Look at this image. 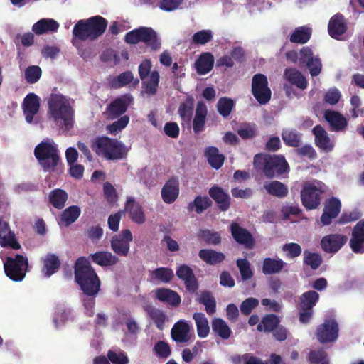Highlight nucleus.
Instances as JSON below:
<instances>
[{"label":"nucleus","instance_id":"37998d69","mask_svg":"<svg viewBox=\"0 0 364 364\" xmlns=\"http://www.w3.org/2000/svg\"><path fill=\"white\" fill-rule=\"evenodd\" d=\"M213 332L223 340L228 339L232 331L227 323L220 318H215L211 322Z\"/></svg>","mask_w":364,"mask_h":364},{"label":"nucleus","instance_id":"b1692460","mask_svg":"<svg viewBox=\"0 0 364 364\" xmlns=\"http://www.w3.org/2000/svg\"><path fill=\"white\" fill-rule=\"evenodd\" d=\"M179 183L176 178H171L166 182L161 189V197L164 203L171 204L179 195Z\"/></svg>","mask_w":364,"mask_h":364},{"label":"nucleus","instance_id":"393cba45","mask_svg":"<svg viewBox=\"0 0 364 364\" xmlns=\"http://www.w3.org/2000/svg\"><path fill=\"white\" fill-rule=\"evenodd\" d=\"M124 208L133 222L143 224L146 221V216L141 205L134 198H127Z\"/></svg>","mask_w":364,"mask_h":364},{"label":"nucleus","instance_id":"7c9ffc66","mask_svg":"<svg viewBox=\"0 0 364 364\" xmlns=\"http://www.w3.org/2000/svg\"><path fill=\"white\" fill-rule=\"evenodd\" d=\"M208 109L206 105L199 101L196 105L195 117L193 119V129L195 134H199L205 128Z\"/></svg>","mask_w":364,"mask_h":364},{"label":"nucleus","instance_id":"f704fd0d","mask_svg":"<svg viewBox=\"0 0 364 364\" xmlns=\"http://www.w3.org/2000/svg\"><path fill=\"white\" fill-rule=\"evenodd\" d=\"M43 267L42 272L46 277H50L60 269L61 262L56 255L53 253L47 254L42 259Z\"/></svg>","mask_w":364,"mask_h":364},{"label":"nucleus","instance_id":"473e14b6","mask_svg":"<svg viewBox=\"0 0 364 364\" xmlns=\"http://www.w3.org/2000/svg\"><path fill=\"white\" fill-rule=\"evenodd\" d=\"M156 298L173 307H178L181 302V296L176 291L166 288L158 289L156 291Z\"/></svg>","mask_w":364,"mask_h":364},{"label":"nucleus","instance_id":"412c9836","mask_svg":"<svg viewBox=\"0 0 364 364\" xmlns=\"http://www.w3.org/2000/svg\"><path fill=\"white\" fill-rule=\"evenodd\" d=\"M349 244L353 252H364V219L359 220L353 228Z\"/></svg>","mask_w":364,"mask_h":364},{"label":"nucleus","instance_id":"4c0bfd02","mask_svg":"<svg viewBox=\"0 0 364 364\" xmlns=\"http://www.w3.org/2000/svg\"><path fill=\"white\" fill-rule=\"evenodd\" d=\"M199 257L210 265H215L225 259V255L220 252L210 249H202L198 252Z\"/></svg>","mask_w":364,"mask_h":364},{"label":"nucleus","instance_id":"49530a36","mask_svg":"<svg viewBox=\"0 0 364 364\" xmlns=\"http://www.w3.org/2000/svg\"><path fill=\"white\" fill-rule=\"evenodd\" d=\"M193 318L196 322L198 336L201 338H206L210 333V326L205 314L196 312L193 314Z\"/></svg>","mask_w":364,"mask_h":364},{"label":"nucleus","instance_id":"2f4dec72","mask_svg":"<svg viewBox=\"0 0 364 364\" xmlns=\"http://www.w3.org/2000/svg\"><path fill=\"white\" fill-rule=\"evenodd\" d=\"M60 27L58 21L53 18H41L32 26V31L38 35L57 32Z\"/></svg>","mask_w":364,"mask_h":364},{"label":"nucleus","instance_id":"338daca9","mask_svg":"<svg viewBox=\"0 0 364 364\" xmlns=\"http://www.w3.org/2000/svg\"><path fill=\"white\" fill-rule=\"evenodd\" d=\"M154 350L156 355L163 359H166L171 354V349L168 343L159 341L154 345Z\"/></svg>","mask_w":364,"mask_h":364},{"label":"nucleus","instance_id":"72a5a7b5","mask_svg":"<svg viewBox=\"0 0 364 364\" xmlns=\"http://www.w3.org/2000/svg\"><path fill=\"white\" fill-rule=\"evenodd\" d=\"M313 133L315 136V144L317 147L327 152L333 150V144L331 143L327 132L321 125L314 127Z\"/></svg>","mask_w":364,"mask_h":364},{"label":"nucleus","instance_id":"9b49d317","mask_svg":"<svg viewBox=\"0 0 364 364\" xmlns=\"http://www.w3.org/2000/svg\"><path fill=\"white\" fill-rule=\"evenodd\" d=\"M252 94L260 105L267 104L272 97V91L265 75L255 74L252 79Z\"/></svg>","mask_w":364,"mask_h":364},{"label":"nucleus","instance_id":"aec40b11","mask_svg":"<svg viewBox=\"0 0 364 364\" xmlns=\"http://www.w3.org/2000/svg\"><path fill=\"white\" fill-rule=\"evenodd\" d=\"M0 245L2 247H10L13 250L21 248V245L14 232L11 230L9 223L1 219H0Z\"/></svg>","mask_w":364,"mask_h":364},{"label":"nucleus","instance_id":"1a4fd4ad","mask_svg":"<svg viewBox=\"0 0 364 364\" xmlns=\"http://www.w3.org/2000/svg\"><path fill=\"white\" fill-rule=\"evenodd\" d=\"M152 63L149 59L144 60L139 65L138 72L143 92L148 96H154L157 93L160 82L159 73L157 70L151 71Z\"/></svg>","mask_w":364,"mask_h":364},{"label":"nucleus","instance_id":"8fccbe9b","mask_svg":"<svg viewBox=\"0 0 364 364\" xmlns=\"http://www.w3.org/2000/svg\"><path fill=\"white\" fill-rule=\"evenodd\" d=\"M80 208L77 205H71L65 209L60 216V222L65 226H69L79 218Z\"/></svg>","mask_w":364,"mask_h":364},{"label":"nucleus","instance_id":"5fc2aeb1","mask_svg":"<svg viewBox=\"0 0 364 364\" xmlns=\"http://www.w3.org/2000/svg\"><path fill=\"white\" fill-rule=\"evenodd\" d=\"M213 33L210 29H203L195 33L190 41L191 46L205 45L213 41Z\"/></svg>","mask_w":364,"mask_h":364},{"label":"nucleus","instance_id":"bb28decb","mask_svg":"<svg viewBox=\"0 0 364 364\" xmlns=\"http://www.w3.org/2000/svg\"><path fill=\"white\" fill-rule=\"evenodd\" d=\"M323 117L333 132H342L348 126L347 119L339 112L327 109L324 112Z\"/></svg>","mask_w":364,"mask_h":364},{"label":"nucleus","instance_id":"2eb2a0df","mask_svg":"<svg viewBox=\"0 0 364 364\" xmlns=\"http://www.w3.org/2000/svg\"><path fill=\"white\" fill-rule=\"evenodd\" d=\"M176 275L183 282L186 289L188 293L191 294L197 293L199 283L193 269L189 266L187 264L178 266L176 271Z\"/></svg>","mask_w":364,"mask_h":364},{"label":"nucleus","instance_id":"e2e57ef3","mask_svg":"<svg viewBox=\"0 0 364 364\" xmlns=\"http://www.w3.org/2000/svg\"><path fill=\"white\" fill-rule=\"evenodd\" d=\"M241 277L243 280H248L253 276L250 263L247 259H238L236 262Z\"/></svg>","mask_w":364,"mask_h":364},{"label":"nucleus","instance_id":"6e6d98bb","mask_svg":"<svg viewBox=\"0 0 364 364\" xmlns=\"http://www.w3.org/2000/svg\"><path fill=\"white\" fill-rule=\"evenodd\" d=\"M306 359L309 364H330L328 355L323 348L310 350Z\"/></svg>","mask_w":364,"mask_h":364},{"label":"nucleus","instance_id":"39448f33","mask_svg":"<svg viewBox=\"0 0 364 364\" xmlns=\"http://www.w3.org/2000/svg\"><path fill=\"white\" fill-rule=\"evenodd\" d=\"M92 149L97 156L109 161L121 160L127 156L128 152L122 142L106 136L97 137Z\"/></svg>","mask_w":364,"mask_h":364},{"label":"nucleus","instance_id":"0eeeda50","mask_svg":"<svg viewBox=\"0 0 364 364\" xmlns=\"http://www.w3.org/2000/svg\"><path fill=\"white\" fill-rule=\"evenodd\" d=\"M124 41L129 45L144 43L153 51L159 50L161 45L156 31L151 27L146 26H141L127 32L124 36Z\"/></svg>","mask_w":364,"mask_h":364},{"label":"nucleus","instance_id":"dca6fc26","mask_svg":"<svg viewBox=\"0 0 364 364\" xmlns=\"http://www.w3.org/2000/svg\"><path fill=\"white\" fill-rule=\"evenodd\" d=\"M341 210V203L336 197H331L326 200L323 213L321 216V223L323 225H329L333 219L338 217Z\"/></svg>","mask_w":364,"mask_h":364},{"label":"nucleus","instance_id":"de8ad7c7","mask_svg":"<svg viewBox=\"0 0 364 364\" xmlns=\"http://www.w3.org/2000/svg\"><path fill=\"white\" fill-rule=\"evenodd\" d=\"M132 82V86L136 87L139 84V79H134L133 73L131 71H125L119 74L112 81V87L120 88Z\"/></svg>","mask_w":364,"mask_h":364},{"label":"nucleus","instance_id":"58836bf2","mask_svg":"<svg viewBox=\"0 0 364 364\" xmlns=\"http://www.w3.org/2000/svg\"><path fill=\"white\" fill-rule=\"evenodd\" d=\"M212 205L213 202L210 198L206 196H197L193 202L188 204L187 209L188 212L195 210L197 214H201Z\"/></svg>","mask_w":364,"mask_h":364},{"label":"nucleus","instance_id":"13d9d810","mask_svg":"<svg viewBox=\"0 0 364 364\" xmlns=\"http://www.w3.org/2000/svg\"><path fill=\"white\" fill-rule=\"evenodd\" d=\"M323 262L322 257L320 254L311 252L307 250L304 252V263L309 266L311 269H317Z\"/></svg>","mask_w":364,"mask_h":364},{"label":"nucleus","instance_id":"c03bdc74","mask_svg":"<svg viewBox=\"0 0 364 364\" xmlns=\"http://www.w3.org/2000/svg\"><path fill=\"white\" fill-rule=\"evenodd\" d=\"M312 30L306 26L295 28L289 37V41L294 43L304 44L309 41L311 36Z\"/></svg>","mask_w":364,"mask_h":364},{"label":"nucleus","instance_id":"774afa93","mask_svg":"<svg viewBox=\"0 0 364 364\" xmlns=\"http://www.w3.org/2000/svg\"><path fill=\"white\" fill-rule=\"evenodd\" d=\"M149 316L154 321L157 328L162 330L164 327L166 318L165 314L161 310L153 309L149 311Z\"/></svg>","mask_w":364,"mask_h":364},{"label":"nucleus","instance_id":"c85d7f7f","mask_svg":"<svg viewBox=\"0 0 364 364\" xmlns=\"http://www.w3.org/2000/svg\"><path fill=\"white\" fill-rule=\"evenodd\" d=\"M347 26L344 17L338 13L333 16L328 25V31L330 36L334 39H339V37L345 33Z\"/></svg>","mask_w":364,"mask_h":364},{"label":"nucleus","instance_id":"6ab92c4d","mask_svg":"<svg viewBox=\"0 0 364 364\" xmlns=\"http://www.w3.org/2000/svg\"><path fill=\"white\" fill-rule=\"evenodd\" d=\"M40 106V97L35 93H28L24 97L22 109L28 123H32L33 117L39 112Z\"/></svg>","mask_w":364,"mask_h":364},{"label":"nucleus","instance_id":"cd10ccee","mask_svg":"<svg viewBox=\"0 0 364 364\" xmlns=\"http://www.w3.org/2000/svg\"><path fill=\"white\" fill-rule=\"evenodd\" d=\"M133 98L129 95H124L115 99L107 107L109 114L112 117H118L124 114L128 106L132 103Z\"/></svg>","mask_w":364,"mask_h":364},{"label":"nucleus","instance_id":"6e6552de","mask_svg":"<svg viewBox=\"0 0 364 364\" xmlns=\"http://www.w3.org/2000/svg\"><path fill=\"white\" fill-rule=\"evenodd\" d=\"M325 192L323 184L319 181L304 183L300 192L301 201L307 210H315L321 203L322 195Z\"/></svg>","mask_w":364,"mask_h":364},{"label":"nucleus","instance_id":"0e129e2a","mask_svg":"<svg viewBox=\"0 0 364 364\" xmlns=\"http://www.w3.org/2000/svg\"><path fill=\"white\" fill-rule=\"evenodd\" d=\"M129 122V117L127 115L121 117L112 124L107 126V131L110 134H116L127 127Z\"/></svg>","mask_w":364,"mask_h":364},{"label":"nucleus","instance_id":"f3484780","mask_svg":"<svg viewBox=\"0 0 364 364\" xmlns=\"http://www.w3.org/2000/svg\"><path fill=\"white\" fill-rule=\"evenodd\" d=\"M347 236L341 234H330L321 240L322 250L327 253H336L346 243Z\"/></svg>","mask_w":364,"mask_h":364},{"label":"nucleus","instance_id":"5701e85b","mask_svg":"<svg viewBox=\"0 0 364 364\" xmlns=\"http://www.w3.org/2000/svg\"><path fill=\"white\" fill-rule=\"evenodd\" d=\"M191 326L188 321L180 320L177 321L171 331V338L176 343H185L191 340Z\"/></svg>","mask_w":364,"mask_h":364},{"label":"nucleus","instance_id":"ea45409f","mask_svg":"<svg viewBox=\"0 0 364 364\" xmlns=\"http://www.w3.org/2000/svg\"><path fill=\"white\" fill-rule=\"evenodd\" d=\"M205 156L209 164L216 170L220 168L224 164L225 156L215 146L208 147L205 150Z\"/></svg>","mask_w":364,"mask_h":364},{"label":"nucleus","instance_id":"680f3d73","mask_svg":"<svg viewBox=\"0 0 364 364\" xmlns=\"http://www.w3.org/2000/svg\"><path fill=\"white\" fill-rule=\"evenodd\" d=\"M24 75L28 83L34 84L41 78L42 70L38 65H31L26 69Z\"/></svg>","mask_w":364,"mask_h":364},{"label":"nucleus","instance_id":"f257e3e1","mask_svg":"<svg viewBox=\"0 0 364 364\" xmlns=\"http://www.w3.org/2000/svg\"><path fill=\"white\" fill-rule=\"evenodd\" d=\"M75 282L87 296L95 297L100 291L101 281L90 261L85 257H79L74 266Z\"/></svg>","mask_w":364,"mask_h":364},{"label":"nucleus","instance_id":"ddd939ff","mask_svg":"<svg viewBox=\"0 0 364 364\" xmlns=\"http://www.w3.org/2000/svg\"><path fill=\"white\" fill-rule=\"evenodd\" d=\"M338 324L335 319H326L316 328V338L322 344L334 342L338 337Z\"/></svg>","mask_w":364,"mask_h":364},{"label":"nucleus","instance_id":"a19ab883","mask_svg":"<svg viewBox=\"0 0 364 364\" xmlns=\"http://www.w3.org/2000/svg\"><path fill=\"white\" fill-rule=\"evenodd\" d=\"M264 188L269 195L278 198H285L289 193L287 186L279 181H272L268 183H264Z\"/></svg>","mask_w":364,"mask_h":364},{"label":"nucleus","instance_id":"09e8293b","mask_svg":"<svg viewBox=\"0 0 364 364\" xmlns=\"http://www.w3.org/2000/svg\"><path fill=\"white\" fill-rule=\"evenodd\" d=\"M302 134L295 129H284L282 132V138L284 144L290 147H299L301 144Z\"/></svg>","mask_w":364,"mask_h":364},{"label":"nucleus","instance_id":"c756f323","mask_svg":"<svg viewBox=\"0 0 364 364\" xmlns=\"http://www.w3.org/2000/svg\"><path fill=\"white\" fill-rule=\"evenodd\" d=\"M284 78L291 85L302 90L306 89L309 85L306 77L296 68H286L284 71Z\"/></svg>","mask_w":364,"mask_h":364},{"label":"nucleus","instance_id":"a211bd4d","mask_svg":"<svg viewBox=\"0 0 364 364\" xmlns=\"http://www.w3.org/2000/svg\"><path fill=\"white\" fill-rule=\"evenodd\" d=\"M230 230L233 239L245 247L252 249L255 245V240L252 234L237 223L233 222L230 225Z\"/></svg>","mask_w":364,"mask_h":364},{"label":"nucleus","instance_id":"603ef678","mask_svg":"<svg viewBox=\"0 0 364 364\" xmlns=\"http://www.w3.org/2000/svg\"><path fill=\"white\" fill-rule=\"evenodd\" d=\"M197 236L207 245H218L221 243V235L217 231L209 229H200L198 232Z\"/></svg>","mask_w":364,"mask_h":364},{"label":"nucleus","instance_id":"a18cd8bd","mask_svg":"<svg viewBox=\"0 0 364 364\" xmlns=\"http://www.w3.org/2000/svg\"><path fill=\"white\" fill-rule=\"evenodd\" d=\"M196 301L205 306L206 313L211 316L216 311V301L212 293L205 290L200 292Z\"/></svg>","mask_w":364,"mask_h":364},{"label":"nucleus","instance_id":"7ed1b4c3","mask_svg":"<svg viewBox=\"0 0 364 364\" xmlns=\"http://www.w3.org/2000/svg\"><path fill=\"white\" fill-rule=\"evenodd\" d=\"M253 164L257 171L269 179L288 173L290 171L288 162L282 154H257L254 156Z\"/></svg>","mask_w":364,"mask_h":364},{"label":"nucleus","instance_id":"4d7b16f0","mask_svg":"<svg viewBox=\"0 0 364 364\" xmlns=\"http://www.w3.org/2000/svg\"><path fill=\"white\" fill-rule=\"evenodd\" d=\"M235 107L234 101L227 97H220L217 103V110L223 117H228Z\"/></svg>","mask_w":364,"mask_h":364},{"label":"nucleus","instance_id":"4468645a","mask_svg":"<svg viewBox=\"0 0 364 364\" xmlns=\"http://www.w3.org/2000/svg\"><path fill=\"white\" fill-rule=\"evenodd\" d=\"M133 240L132 232L129 229L123 230L120 233L114 235L110 245L113 252L118 256L127 257L130 249V242Z\"/></svg>","mask_w":364,"mask_h":364},{"label":"nucleus","instance_id":"f03ea898","mask_svg":"<svg viewBox=\"0 0 364 364\" xmlns=\"http://www.w3.org/2000/svg\"><path fill=\"white\" fill-rule=\"evenodd\" d=\"M50 117L56 125L69 131L74 124V111L69 100L60 94H51L48 100Z\"/></svg>","mask_w":364,"mask_h":364},{"label":"nucleus","instance_id":"e433bc0d","mask_svg":"<svg viewBox=\"0 0 364 364\" xmlns=\"http://www.w3.org/2000/svg\"><path fill=\"white\" fill-rule=\"evenodd\" d=\"M196 69L199 75L209 73L214 65V57L211 53H203L195 63Z\"/></svg>","mask_w":364,"mask_h":364},{"label":"nucleus","instance_id":"3c124183","mask_svg":"<svg viewBox=\"0 0 364 364\" xmlns=\"http://www.w3.org/2000/svg\"><path fill=\"white\" fill-rule=\"evenodd\" d=\"M68 200V194L65 191L56 188L49 193V202L56 209H63Z\"/></svg>","mask_w":364,"mask_h":364},{"label":"nucleus","instance_id":"052dcab7","mask_svg":"<svg viewBox=\"0 0 364 364\" xmlns=\"http://www.w3.org/2000/svg\"><path fill=\"white\" fill-rule=\"evenodd\" d=\"M242 139H252L257 134V127L255 124L246 123L242 124L237 131Z\"/></svg>","mask_w":364,"mask_h":364},{"label":"nucleus","instance_id":"bf43d9fd","mask_svg":"<svg viewBox=\"0 0 364 364\" xmlns=\"http://www.w3.org/2000/svg\"><path fill=\"white\" fill-rule=\"evenodd\" d=\"M152 277L163 282L169 283L173 278V271L167 267H159L152 272Z\"/></svg>","mask_w":364,"mask_h":364},{"label":"nucleus","instance_id":"4be33fe9","mask_svg":"<svg viewBox=\"0 0 364 364\" xmlns=\"http://www.w3.org/2000/svg\"><path fill=\"white\" fill-rule=\"evenodd\" d=\"M208 194L221 211L225 212L230 208L231 198L223 188L215 185L209 188Z\"/></svg>","mask_w":364,"mask_h":364},{"label":"nucleus","instance_id":"9d476101","mask_svg":"<svg viewBox=\"0 0 364 364\" xmlns=\"http://www.w3.org/2000/svg\"><path fill=\"white\" fill-rule=\"evenodd\" d=\"M28 267V260L22 255L17 254L15 257H7L4 264L6 275L14 282L23 279Z\"/></svg>","mask_w":364,"mask_h":364},{"label":"nucleus","instance_id":"c9c22d12","mask_svg":"<svg viewBox=\"0 0 364 364\" xmlns=\"http://www.w3.org/2000/svg\"><path fill=\"white\" fill-rule=\"evenodd\" d=\"M286 263L279 258L266 257L262 262V270L264 275H273L280 273Z\"/></svg>","mask_w":364,"mask_h":364},{"label":"nucleus","instance_id":"f8f14e48","mask_svg":"<svg viewBox=\"0 0 364 364\" xmlns=\"http://www.w3.org/2000/svg\"><path fill=\"white\" fill-rule=\"evenodd\" d=\"M319 294L315 291H308L299 297V319L302 323H308L313 316V308L318 301Z\"/></svg>","mask_w":364,"mask_h":364},{"label":"nucleus","instance_id":"a878e982","mask_svg":"<svg viewBox=\"0 0 364 364\" xmlns=\"http://www.w3.org/2000/svg\"><path fill=\"white\" fill-rule=\"evenodd\" d=\"M87 259L101 267H112L119 261L117 255L111 252L102 250L90 254Z\"/></svg>","mask_w":364,"mask_h":364},{"label":"nucleus","instance_id":"20e7f679","mask_svg":"<svg viewBox=\"0 0 364 364\" xmlns=\"http://www.w3.org/2000/svg\"><path fill=\"white\" fill-rule=\"evenodd\" d=\"M107 24V20L100 16L79 20L73 29V44L76 46L77 40L80 41L96 40L105 33Z\"/></svg>","mask_w":364,"mask_h":364},{"label":"nucleus","instance_id":"864d4df0","mask_svg":"<svg viewBox=\"0 0 364 364\" xmlns=\"http://www.w3.org/2000/svg\"><path fill=\"white\" fill-rule=\"evenodd\" d=\"M279 318L276 314H267L262 318L257 329L259 331L272 332L279 326Z\"/></svg>","mask_w":364,"mask_h":364},{"label":"nucleus","instance_id":"423d86ee","mask_svg":"<svg viewBox=\"0 0 364 364\" xmlns=\"http://www.w3.org/2000/svg\"><path fill=\"white\" fill-rule=\"evenodd\" d=\"M34 156L46 172L54 171L60 161L59 151L50 139L42 141L35 147Z\"/></svg>","mask_w":364,"mask_h":364},{"label":"nucleus","instance_id":"69168bd1","mask_svg":"<svg viewBox=\"0 0 364 364\" xmlns=\"http://www.w3.org/2000/svg\"><path fill=\"white\" fill-rule=\"evenodd\" d=\"M350 105L352 108L350 109V113L353 119L364 117V108L360 107L361 100L359 96L353 95L351 97Z\"/></svg>","mask_w":364,"mask_h":364},{"label":"nucleus","instance_id":"79ce46f5","mask_svg":"<svg viewBox=\"0 0 364 364\" xmlns=\"http://www.w3.org/2000/svg\"><path fill=\"white\" fill-rule=\"evenodd\" d=\"M194 99L192 96H188L186 100L179 105L178 113L181 120L186 123H190L193 117Z\"/></svg>","mask_w":364,"mask_h":364}]
</instances>
